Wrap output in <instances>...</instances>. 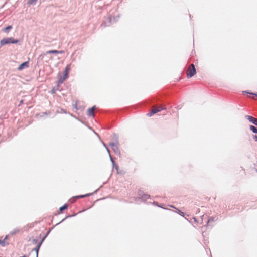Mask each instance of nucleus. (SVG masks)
<instances>
[{
	"mask_svg": "<svg viewBox=\"0 0 257 257\" xmlns=\"http://www.w3.org/2000/svg\"><path fill=\"white\" fill-rule=\"evenodd\" d=\"M37 0H29L28 2H27V4L29 5H34V4H35L36 2H37Z\"/></svg>",
	"mask_w": 257,
	"mask_h": 257,
	"instance_id": "nucleus-12",
	"label": "nucleus"
},
{
	"mask_svg": "<svg viewBox=\"0 0 257 257\" xmlns=\"http://www.w3.org/2000/svg\"><path fill=\"white\" fill-rule=\"evenodd\" d=\"M64 53L63 51H58L56 50H49L46 52L47 54H51V53H54V54H62Z\"/></svg>",
	"mask_w": 257,
	"mask_h": 257,
	"instance_id": "nucleus-6",
	"label": "nucleus"
},
{
	"mask_svg": "<svg viewBox=\"0 0 257 257\" xmlns=\"http://www.w3.org/2000/svg\"><path fill=\"white\" fill-rule=\"evenodd\" d=\"M18 40L14 39L12 37L4 38L0 41L1 46H3L8 44H16L17 43Z\"/></svg>",
	"mask_w": 257,
	"mask_h": 257,
	"instance_id": "nucleus-2",
	"label": "nucleus"
},
{
	"mask_svg": "<svg viewBox=\"0 0 257 257\" xmlns=\"http://www.w3.org/2000/svg\"><path fill=\"white\" fill-rule=\"evenodd\" d=\"M155 113H153V109H152L151 111L147 114V115L149 116H151Z\"/></svg>",
	"mask_w": 257,
	"mask_h": 257,
	"instance_id": "nucleus-18",
	"label": "nucleus"
},
{
	"mask_svg": "<svg viewBox=\"0 0 257 257\" xmlns=\"http://www.w3.org/2000/svg\"><path fill=\"white\" fill-rule=\"evenodd\" d=\"M28 67H29V63H28V62L26 61V62H24L22 63L19 66V67L18 68V69L19 70H22V69H23L25 68H28Z\"/></svg>",
	"mask_w": 257,
	"mask_h": 257,
	"instance_id": "nucleus-5",
	"label": "nucleus"
},
{
	"mask_svg": "<svg viewBox=\"0 0 257 257\" xmlns=\"http://www.w3.org/2000/svg\"><path fill=\"white\" fill-rule=\"evenodd\" d=\"M253 124L257 126V118L255 119Z\"/></svg>",
	"mask_w": 257,
	"mask_h": 257,
	"instance_id": "nucleus-20",
	"label": "nucleus"
},
{
	"mask_svg": "<svg viewBox=\"0 0 257 257\" xmlns=\"http://www.w3.org/2000/svg\"><path fill=\"white\" fill-rule=\"evenodd\" d=\"M6 239H7V237H6V238L4 240H0V244L2 246H4L6 245V243L5 242V240H6Z\"/></svg>",
	"mask_w": 257,
	"mask_h": 257,
	"instance_id": "nucleus-14",
	"label": "nucleus"
},
{
	"mask_svg": "<svg viewBox=\"0 0 257 257\" xmlns=\"http://www.w3.org/2000/svg\"><path fill=\"white\" fill-rule=\"evenodd\" d=\"M196 73L195 66L193 64H191L188 68L186 74L187 78H189L193 76Z\"/></svg>",
	"mask_w": 257,
	"mask_h": 257,
	"instance_id": "nucleus-3",
	"label": "nucleus"
},
{
	"mask_svg": "<svg viewBox=\"0 0 257 257\" xmlns=\"http://www.w3.org/2000/svg\"><path fill=\"white\" fill-rule=\"evenodd\" d=\"M23 103V100H21V101H20V104H22Z\"/></svg>",
	"mask_w": 257,
	"mask_h": 257,
	"instance_id": "nucleus-21",
	"label": "nucleus"
},
{
	"mask_svg": "<svg viewBox=\"0 0 257 257\" xmlns=\"http://www.w3.org/2000/svg\"><path fill=\"white\" fill-rule=\"evenodd\" d=\"M170 207H173V208H175V207H174L173 206H172V205H171V206H170Z\"/></svg>",
	"mask_w": 257,
	"mask_h": 257,
	"instance_id": "nucleus-22",
	"label": "nucleus"
},
{
	"mask_svg": "<svg viewBox=\"0 0 257 257\" xmlns=\"http://www.w3.org/2000/svg\"><path fill=\"white\" fill-rule=\"evenodd\" d=\"M41 242L37 246V247L34 249V250H35V251L36 252L37 254H38V251H39V248L41 246Z\"/></svg>",
	"mask_w": 257,
	"mask_h": 257,
	"instance_id": "nucleus-15",
	"label": "nucleus"
},
{
	"mask_svg": "<svg viewBox=\"0 0 257 257\" xmlns=\"http://www.w3.org/2000/svg\"><path fill=\"white\" fill-rule=\"evenodd\" d=\"M12 28V27L11 26H8L7 27H6V28H4V31L6 33H8L10 29H11Z\"/></svg>",
	"mask_w": 257,
	"mask_h": 257,
	"instance_id": "nucleus-13",
	"label": "nucleus"
},
{
	"mask_svg": "<svg viewBox=\"0 0 257 257\" xmlns=\"http://www.w3.org/2000/svg\"><path fill=\"white\" fill-rule=\"evenodd\" d=\"M91 195H92V193H88V194H86L83 195L76 196L75 197L76 198H77V199H78V198H84V197H85L89 196Z\"/></svg>",
	"mask_w": 257,
	"mask_h": 257,
	"instance_id": "nucleus-9",
	"label": "nucleus"
},
{
	"mask_svg": "<svg viewBox=\"0 0 257 257\" xmlns=\"http://www.w3.org/2000/svg\"><path fill=\"white\" fill-rule=\"evenodd\" d=\"M67 208H68V205L64 204L63 206H62V207H61L59 208L60 213H62L64 210L66 209Z\"/></svg>",
	"mask_w": 257,
	"mask_h": 257,
	"instance_id": "nucleus-10",
	"label": "nucleus"
},
{
	"mask_svg": "<svg viewBox=\"0 0 257 257\" xmlns=\"http://www.w3.org/2000/svg\"><path fill=\"white\" fill-rule=\"evenodd\" d=\"M245 118H246L249 120V121H250V122H252V123H254V121L256 119L255 118L253 117V116H250V115H246Z\"/></svg>",
	"mask_w": 257,
	"mask_h": 257,
	"instance_id": "nucleus-8",
	"label": "nucleus"
},
{
	"mask_svg": "<svg viewBox=\"0 0 257 257\" xmlns=\"http://www.w3.org/2000/svg\"><path fill=\"white\" fill-rule=\"evenodd\" d=\"M152 109H153V113H156L157 112L161 111L162 109H163V108L160 106L158 108L153 107Z\"/></svg>",
	"mask_w": 257,
	"mask_h": 257,
	"instance_id": "nucleus-7",
	"label": "nucleus"
},
{
	"mask_svg": "<svg viewBox=\"0 0 257 257\" xmlns=\"http://www.w3.org/2000/svg\"><path fill=\"white\" fill-rule=\"evenodd\" d=\"M244 93H247V94H251V95H254V96L252 97V98L253 99H255V97H257V94H254V93H249V92H244Z\"/></svg>",
	"mask_w": 257,
	"mask_h": 257,
	"instance_id": "nucleus-16",
	"label": "nucleus"
},
{
	"mask_svg": "<svg viewBox=\"0 0 257 257\" xmlns=\"http://www.w3.org/2000/svg\"><path fill=\"white\" fill-rule=\"evenodd\" d=\"M178 210V212H178V213L179 214H180V215L181 216H184V212H183L182 211H181V210Z\"/></svg>",
	"mask_w": 257,
	"mask_h": 257,
	"instance_id": "nucleus-17",
	"label": "nucleus"
},
{
	"mask_svg": "<svg viewBox=\"0 0 257 257\" xmlns=\"http://www.w3.org/2000/svg\"><path fill=\"white\" fill-rule=\"evenodd\" d=\"M252 139L254 141H257V136L256 135H253Z\"/></svg>",
	"mask_w": 257,
	"mask_h": 257,
	"instance_id": "nucleus-19",
	"label": "nucleus"
},
{
	"mask_svg": "<svg viewBox=\"0 0 257 257\" xmlns=\"http://www.w3.org/2000/svg\"><path fill=\"white\" fill-rule=\"evenodd\" d=\"M249 128L254 133H257V128L253 125H250Z\"/></svg>",
	"mask_w": 257,
	"mask_h": 257,
	"instance_id": "nucleus-11",
	"label": "nucleus"
},
{
	"mask_svg": "<svg viewBox=\"0 0 257 257\" xmlns=\"http://www.w3.org/2000/svg\"><path fill=\"white\" fill-rule=\"evenodd\" d=\"M70 70V65H67L65 69L64 73L63 76L61 74L58 75V83H62L68 77V74Z\"/></svg>",
	"mask_w": 257,
	"mask_h": 257,
	"instance_id": "nucleus-1",
	"label": "nucleus"
},
{
	"mask_svg": "<svg viewBox=\"0 0 257 257\" xmlns=\"http://www.w3.org/2000/svg\"><path fill=\"white\" fill-rule=\"evenodd\" d=\"M96 109V107L95 106H93L91 108H89L87 110V115L89 117H94L95 116L94 111Z\"/></svg>",
	"mask_w": 257,
	"mask_h": 257,
	"instance_id": "nucleus-4",
	"label": "nucleus"
}]
</instances>
